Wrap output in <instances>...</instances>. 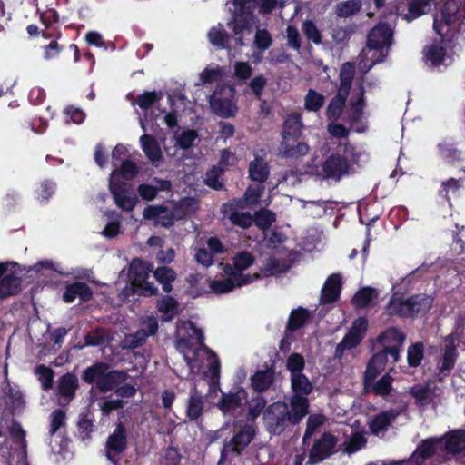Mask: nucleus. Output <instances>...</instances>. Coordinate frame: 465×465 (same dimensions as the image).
<instances>
[{
    "label": "nucleus",
    "instance_id": "f257e3e1",
    "mask_svg": "<svg viewBox=\"0 0 465 465\" xmlns=\"http://www.w3.org/2000/svg\"><path fill=\"white\" fill-rule=\"evenodd\" d=\"M176 349L183 355L192 372H199L206 365L213 377L220 371L217 356L203 344V333L192 322H180L176 328Z\"/></svg>",
    "mask_w": 465,
    "mask_h": 465
},
{
    "label": "nucleus",
    "instance_id": "f03ea898",
    "mask_svg": "<svg viewBox=\"0 0 465 465\" xmlns=\"http://www.w3.org/2000/svg\"><path fill=\"white\" fill-rule=\"evenodd\" d=\"M339 151L343 155L331 154L322 166V176L326 180L340 181L348 175L351 169L350 162L359 163L361 152L348 143H340Z\"/></svg>",
    "mask_w": 465,
    "mask_h": 465
},
{
    "label": "nucleus",
    "instance_id": "7ed1b4c3",
    "mask_svg": "<svg viewBox=\"0 0 465 465\" xmlns=\"http://www.w3.org/2000/svg\"><path fill=\"white\" fill-rule=\"evenodd\" d=\"M464 9L455 0L447 1L440 12L435 15L433 29L442 41L450 42L459 33Z\"/></svg>",
    "mask_w": 465,
    "mask_h": 465
},
{
    "label": "nucleus",
    "instance_id": "20e7f679",
    "mask_svg": "<svg viewBox=\"0 0 465 465\" xmlns=\"http://www.w3.org/2000/svg\"><path fill=\"white\" fill-rule=\"evenodd\" d=\"M212 112L223 118H231L238 113L236 89L232 84L218 85L209 97Z\"/></svg>",
    "mask_w": 465,
    "mask_h": 465
},
{
    "label": "nucleus",
    "instance_id": "39448f33",
    "mask_svg": "<svg viewBox=\"0 0 465 465\" xmlns=\"http://www.w3.org/2000/svg\"><path fill=\"white\" fill-rule=\"evenodd\" d=\"M126 374L123 371H109L105 364L100 363L87 368L84 372V380L88 383H95L101 391L114 389L124 381Z\"/></svg>",
    "mask_w": 465,
    "mask_h": 465
},
{
    "label": "nucleus",
    "instance_id": "423d86ee",
    "mask_svg": "<svg viewBox=\"0 0 465 465\" xmlns=\"http://www.w3.org/2000/svg\"><path fill=\"white\" fill-rule=\"evenodd\" d=\"M152 271V264L145 261L135 258L131 262L128 269V278L132 285L137 288L135 292L148 296L157 293V287L146 281Z\"/></svg>",
    "mask_w": 465,
    "mask_h": 465
},
{
    "label": "nucleus",
    "instance_id": "0eeeda50",
    "mask_svg": "<svg viewBox=\"0 0 465 465\" xmlns=\"http://www.w3.org/2000/svg\"><path fill=\"white\" fill-rule=\"evenodd\" d=\"M432 304V298L427 295H416L401 301L393 299L388 305L389 314H400L401 316H413L420 312L430 310Z\"/></svg>",
    "mask_w": 465,
    "mask_h": 465
},
{
    "label": "nucleus",
    "instance_id": "6e6552de",
    "mask_svg": "<svg viewBox=\"0 0 465 465\" xmlns=\"http://www.w3.org/2000/svg\"><path fill=\"white\" fill-rule=\"evenodd\" d=\"M224 272L228 275V278L222 280H214L210 283V288L215 293L221 294L230 292L234 288L241 287L242 285H247L260 277L258 273H237L232 271V267L228 265L225 267Z\"/></svg>",
    "mask_w": 465,
    "mask_h": 465
},
{
    "label": "nucleus",
    "instance_id": "1a4fd4ad",
    "mask_svg": "<svg viewBox=\"0 0 465 465\" xmlns=\"http://www.w3.org/2000/svg\"><path fill=\"white\" fill-rule=\"evenodd\" d=\"M287 414V403L277 401L270 405L263 414V420L268 430L273 434L282 433L290 423Z\"/></svg>",
    "mask_w": 465,
    "mask_h": 465
},
{
    "label": "nucleus",
    "instance_id": "9d476101",
    "mask_svg": "<svg viewBox=\"0 0 465 465\" xmlns=\"http://www.w3.org/2000/svg\"><path fill=\"white\" fill-rule=\"evenodd\" d=\"M109 190L114 197V203L123 211H132L138 203L137 197L130 192L128 185L116 181L115 171L111 173Z\"/></svg>",
    "mask_w": 465,
    "mask_h": 465
},
{
    "label": "nucleus",
    "instance_id": "9b49d317",
    "mask_svg": "<svg viewBox=\"0 0 465 465\" xmlns=\"http://www.w3.org/2000/svg\"><path fill=\"white\" fill-rule=\"evenodd\" d=\"M367 320L363 317H360L353 322L348 333L336 347V357L341 358L344 351L356 347L361 341L367 330Z\"/></svg>",
    "mask_w": 465,
    "mask_h": 465
},
{
    "label": "nucleus",
    "instance_id": "f8f14e48",
    "mask_svg": "<svg viewBox=\"0 0 465 465\" xmlns=\"http://www.w3.org/2000/svg\"><path fill=\"white\" fill-rule=\"evenodd\" d=\"M247 207L243 205V202L230 201L222 206L223 217L230 220L234 225L242 228H248L253 223V217L250 212L245 211Z\"/></svg>",
    "mask_w": 465,
    "mask_h": 465
},
{
    "label": "nucleus",
    "instance_id": "ddd939ff",
    "mask_svg": "<svg viewBox=\"0 0 465 465\" xmlns=\"http://www.w3.org/2000/svg\"><path fill=\"white\" fill-rule=\"evenodd\" d=\"M439 447H443V440L442 439H430L424 440L417 450L412 453V455L407 460H402L400 462H392V463H385L381 461L380 465L384 463L385 465H420L424 459L432 455Z\"/></svg>",
    "mask_w": 465,
    "mask_h": 465
},
{
    "label": "nucleus",
    "instance_id": "4468645a",
    "mask_svg": "<svg viewBox=\"0 0 465 465\" xmlns=\"http://www.w3.org/2000/svg\"><path fill=\"white\" fill-rule=\"evenodd\" d=\"M404 340L405 335L394 328L385 331L379 338V341L383 347L381 351H386L391 357L392 362L398 361Z\"/></svg>",
    "mask_w": 465,
    "mask_h": 465
},
{
    "label": "nucleus",
    "instance_id": "2eb2a0df",
    "mask_svg": "<svg viewBox=\"0 0 465 465\" xmlns=\"http://www.w3.org/2000/svg\"><path fill=\"white\" fill-rule=\"evenodd\" d=\"M254 432L252 426H244L238 434L224 445L222 450V460H226L231 454H239L252 441Z\"/></svg>",
    "mask_w": 465,
    "mask_h": 465
},
{
    "label": "nucleus",
    "instance_id": "dca6fc26",
    "mask_svg": "<svg viewBox=\"0 0 465 465\" xmlns=\"http://www.w3.org/2000/svg\"><path fill=\"white\" fill-rule=\"evenodd\" d=\"M388 48L372 46L367 43V46L359 55V67L366 73L377 63L382 62L388 54Z\"/></svg>",
    "mask_w": 465,
    "mask_h": 465
},
{
    "label": "nucleus",
    "instance_id": "f3484780",
    "mask_svg": "<svg viewBox=\"0 0 465 465\" xmlns=\"http://www.w3.org/2000/svg\"><path fill=\"white\" fill-rule=\"evenodd\" d=\"M457 349L455 338L453 336H447L444 340L443 354L438 362V369L440 373L447 375L455 366L457 360Z\"/></svg>",
    "mask_w": 465,
    "mask_h": 465
},
{
    "label": "nucleus",
    "instance_id": "a211bd4d",
    "mask_svg": "<svg viewBox=\"0 0 465 465\" xmlns=\"http://www.w3.org/2000/svg\"><path fill=\"white\" fill-rule=\"evenodd\" d=\"M393 30L388 24H379L368 35L367 43L372 46L390 48L392 43Z\"/></svg>",
    "mask_w": 465,
    "mask_h": 465
},
{
    "label": "nucleus",
    "instance_id": "6ab92c4d",
    "mask_svg": "<svg viewBox=\"0 0 465 465\" xmlns=\"http://www.w3.org/2000/svg\"><path fill=\"white\" fill-rule=\"evenodd\" d=\"M334 445L335 440L333 436L330 434L322 435L311 450L308 463L316 464L327 458L331 453Z\"/></svg>",
    "mask_w": 465,
    "mask_h": 465
},
{
    "label": "nucleus",
    "instance_id": "aec40b11",
    "mask_svg": "<svg viewBox=\"0 0 465 465\" xmlns=\"http://www.w3.org/2000/svg\"><path fill=\"white\" fill-rule=\"evenodd\" d=\"M248 402L247 392L244 389H237L234 392L223 394L219 408L223 413H231Z\"/></svg>",
    "mask_w": 465,
    "mask_h": 465
},
{
    "label": "nucleus",
    "instance_id": "412c9836",
    "mask_svg": "<svg viewBox=\"0 0 465 465\" xmlns=\"http://www.w3.org/2000/svg\"><path fill=\"white\" fill-rule=\"evenodd\" d=\"M143 216L146 220H152L155 224L170 226L173 223V213L163 205H149L143 212Z\"/></svg>",
    "mask_w": 465,
    "mask_h": 465
},
{
    "label": "nucleus",
    "instance_id": "4be33fe9",
    "mask_svg": "<svg viewBox=\"0 0 465 465\" xmlns=\"http://www.w3.org/2000/svg\"><path fill=\"white\" fill-rule=\"evenodd\" d=\"M140 144L148 160L154 166L163 163V153L156 138L150 134H143L140 137Z\"/></svg>",
    "mask_w": 465,
    "mask_h": 465
},
{
    "label": "nucleus",
    "instance_id": "5701e85b",
    "mask_svg": "<svg viewBox=\"0 0 465 465\" xmlns=\"http://www.w3.org/2000/svg\"><path fill=\"white\" fill-rule=\"evenodd\" d=\"M341 280V275L339 273H333L327 278L321 292V302L322 303H331L339 298Z\"/></svg>",
    "mask_w": 465,
    "mask_h": 465
},
{
    "label": "nucleus",
    "instance_id": "b1692460",
    "mask_svg": "<svg viewBox=\"0 0 465 465\" xmlns=\"http://www.w3.org/2000/svg\"><path fill=\"white\" fill-rule=\"evenodd\" d=\"M126 447V437L122 424H118L114 433L109 436L106 442V456L114 461V456L121 453Z\"/></svg>",
    "mask_w": 465,
    "mask_h": 465
},
{
    "label": "nucleus",
    "instance_id": "393cba45",
    "mask_svg": "<svg viewBox=\"0 0 465 465\" xmlns=\"http://www.w3.org/2000/svg\"><path fill=\"white\" fill-rule=\"evenodd\" d=\"M308 400L304 396L292 395L288 404V418L291 424L299 423L308 413Z\"/></svg>",
    "mask_w": 465,
    "mask_h": 465
},
{
    "label": "nucleus",
    "instance_id": "a878e982",
    "mask_svg": "<svg viewBox=\"0 0 465 465\" xmlns=\"http://www.w3.org/2000/svg\"><path fill=\"white\" fill-rule=\"evenodd\" d=\"M388 355L386 351H380L371 359L365 371V383L367 386H370V383L375 380L378 374L385 370Z\"/></svg>",
    "mask_w": 465,
    "mask_h": 465
},
{
    "label": "nucleus",
    "instance_id": "bb28decb",
    "mask_svg": "<svg viewBox=\"0 0 465 465\" xmlns=\"http://www.w3.org/2000/svg\"><path fill=\"white\" fill-rule=\"evenodd\" d=\"M153 184L143 183L137 188L139 195L145 201H153L159 191H166L171 188V183L168 180L154 178Z\"/></svg>",
    "mask_w": 465,
    "mask_h": 465
},
{
    "label": "nucleus",
    "instance_id": "cd10ccee",
    "mask_svg": "<svg viewBox=\"0 0 465 465\" xmlns=\"http://www.w3.org/2000/svg\"><path fill=\"white\" fill-rule=\"evenodd\" d=\"M82 301H88L92 297V291L86 283L74 282L66 287L64 292V301L67 303L73 302L76 298Z\"/></svg>",
    "mask_w": 465,
    "mask_h": 465
},
{
    "label": "nucleus",
    "instance_id": "c85d7f7f",
    "mask_svg": "<svg viewBox=\"0 0 465 465\" xmlns=\"http://www.w3.org/2000/svg\"><path fill=\"white\" fill-rule=\"evenodd\" d=\"M424 59L427 64L436 67L444 64L448 57L444 47L434 43L425 46Z\"/></svg>",
    "mask_w": 465,
    "mask_h": 465
},
{
    "label": "nucleus",
    "instance_id": "c756f323",
    "mask_svg": "<svg viewBox=\"0 0 465 465\" xmlns=\"http://www.w3.org/2000/svg\"><path fill=\"white\" fill-rule=\"evenodd\" d=\"M433 3L434 0H411L408 5L407 13L402 15V18L409 22L415 20L429 13Z\"/></svg>",
    "mask_w": 465,
    "mask_h": 465
},
{
    "label": "nucleus",
    "instance_id": "7c9ffc66",
    "mask_svg": "<svg viewBox=\"0 0 465 465\" xmlns=\"http://www.w3.org/2000/svg\"><path fill=\"white\" fill-rule=\"evenodd\" d=\"M398 415L399 411L395 410L385 411L379 413L370 423L371 430L376 435L383 432Z\"/></svg>",
    "mask_w": 465,
    "mask_h": 465
},
{
    "label": "nucleus",
    "instance_id": "2f4dec72",
    "mask_svg": "<svg viewBox=\"0 0 465 465\" xmlns=\"http://www.w3.org/2000/svg\"><path fill=\"white\" fill-rule=\"evenodd\" d=\"M442 440L443 446L449 452H463L465 454V430H454Z\"/></svg>",
    "mask_w": 465,
    "mask_h": 465
},
{
    "label": "nucleus",
    "instance_id": "473e14b6",
    "mask_svg": "<svg viewBox=\"0 0 465 465\" xmlns=\"http://www.w3.org/2000/svg\"><path fill=\"white\" fill-rule=\"evenodd\" d=\"M249 174L251 179L256 182L262 183L267 179L269 169L262 157L255 155L254 160L250 163Z\"/></svg>",
    "mask_w": 465,
    "mask_h": 465
},
{
    "label": "nucleus",
    "instance_id": "72a5a7b5",
    "mask_svg": "<svg viewBox=\"0 0 465 465\" xmlns=\"http://www.w3.org/2000/svg\"><path fill=\"white\" fill-rule=\"evenodd\" d=\"M153 276L155 280L162 284L163 290L169 293L173 290V282L176 279L175 272L166 266L158 267L155 271H153Z\"/></svg>",
    "mask_w": 465,
    "mask_h": 465
},
{
    "label": "nucleus",
    "instance_id": "f704fd0d",
    "mask_svg": "<svg viewBox=\"0 0 465 465\" xmlns=\"http://www.w3.org/2000/svg\"><path fill=\"white\" fill-rule=\"evenodd\" d=\"M203 408V401L202 395L194 389L191 391L190 397L187 401L186 413L190 420L198 419Z\"/></svg>",
    "mask_w": 465,
    "mask_h": 465
},
{
    "label": "nucleus",
    "instance_id": "c9c22d12",
    "mask_svg": "<svg viewBox=\"0 0 465 465\" xmlns=\"http://www.w3.org/2000/svg\"><path fill=\"white\" fill-rule=\"evenodd\" d=\"M293 395L306 396L312 391V384L302 372H296L291 377Z\"/></svg>",
    "mask_w": 465,
    "mask_h": 465
},
{
    "label": "nucleus",
    "instance_id": "e433bc0d",
    "mask_svg": "<svg viewBox=\"0 0 465 465\" xmlns=\"http://www.w3.org/2000/svg\"><path fill=\"white\" fill-rule=\"evenodd\" d=\"M354 77V66L352 64L345 63L340 72V86L338 94L341 95H349V90Z\"/></svg>",
    "mask_w": 465,
    "mask_h": 465
},
{
    "label": "nucleus",
    "instance_id": "4c0bfd02",
    "mask_svg": "<svg viewBox=\"0 0 465 465\" xmlns=\"http://www.w3.org/2000/svg\"><path fill=\"white\" fill-rule=\"evenodd\" d=\"M302 117L298 114H292L288 115L284 122V128L282 135L286 134L291 137H299L302 130Z\"/></svg>",
    "mask_w": 465,
    "mask_h": 465
},
{
    "label": "nucleus",
    "instance_id": "58836bf2",
    "mask_svg": "<svg viewBox=\"0 0 465 465\" xmlns=\"http://www.w3.org/2000/svg\"><path fill=\"white\" fill-rule=\"evenodd\" d=\"M20 279L13 274L5 275L0 281V298L14 295L18 292Z\"/></svg>",
    "mask_w": 465,
    "mask_h": 465
},
{
    "label": "nucleus",
    "instance_id": "ea45409f",
    "mask_svg": "<svg viewBox=\"0 0 465 465\" xmlns=\"http://www.w3.org/2000/svg\"><path fill=\"white\" fill-rule=\"evenodd\" d=\"M273 380L272 371H260L252 377V386L256 391H263L269 388Z\"/></svg>",
    "mask_w": 465,
    "mask_h": 465
},
{
    "label": "nucleus",
    "instance_id": "a19ab883",
    "mask_svg": "<svg viewBox=\"0 0 465 465\" xmlns=\"http://www.w3.org/2000/svg\"><path fill=\"white\" fill-rule=\"evenodd\" d=\"M198 134L193 130H183L176 132L173 135V141L176 147L186 150L189 149L196 140Z\"/></svg>",
    "mask_w": 465,
    "mask_h": 465
},
{
    "label": "nucleus",
    "instance_id": "79ce46f5",
    "mask_svg": "<svg viewBox=\"0 0 465 465\" xmlns=\"http://www.w3.org/2000/svg\"><path fill=\"white\" fill-rule=\"evenodd\" d=\"M411 396L421 405L429 404L433 398V392L428 384H418L410 389Z\"/></svg>",
    "mask_w": 465,
    "mask_h": 465
},
{
    "label": "nucleus",
    "instance_id": "37998d69",
    "mask_svg": "<svg viewBox=\"0 0 465 465\" xmlns=\"http://www.w3.org/2000/svg\"><path fill=\"white\" fill-rule=\"evenodd\" d=\"M377 295L376 290L366 287L354 295L352 302L356 307L363 308L372 303L377 299Z\"/></svg>",
    "mask_w": 465,
    "mask_h": 465
},
{
    "label": "nucleus",
    "instance_id": "c03bdc74",
    "mask_svg": "<svg viewBox=\"0 0 465 465\" xmlns=\"http://www.w3.org/2000/svg\"><path fill=\"white\" fill-rule=\"evenodd\" d=\"M77 378L73 374H65L59 381V391L67 398H72L77 387Z\"/></svg>",
    "mask_w": 465,
    "mask_h": 465
},
{
    "label": "nucleus",
    "instance_id": "a18cd8bd",
    "mask_svg": "<svg viewBox=\"0 0 465 465\" xmlns=\"http://www.w3.org/2000/svg\"><path fill=\"white\" fill-rule=\"evenodd\" d=\"M328 202L326 201H302V207L308 215L318 218L326 213Z\"/></svg>",
    "mask_w": 465,
    "mask_h": 465
},
{
    "label": "nucleus",
    "instance_id": "49530a36",
    "mask_svg": "<svg viewBox=\"0 0 465 465\" xmlns=\"http://www.w3.org/2000/svg\"><path fill=\"white\" fill-rule=\"evenodd\" d=\"M324 104V96L313 89H310L304 98V107L311 112L319 111Z\"/></svg>",
    "mask_w": 465,
    "mask_h": 465
},
{
    "label": "nucleus",
    "instance_id": "de8ad7c7",
    "mask_svg": "<svg viewBox=\"0 0 465 465\" xmlns=\"http://www.w3.org/2000/svg\"><path fill=\"white\" fill-rule=\"evenodd\" d=\"M209 41L218 48H226L229 36L221 25L213 27L208 34Z\"/></svg>",
    "mask_w": 465,
    "mask_h": 465
},
{
    "label": "nucleus",
    "instance_id": "09e8293b",
    "mask_svg": "<svg viewBox=\"0 0 465 465\" xmlns=\"http://www.w3.org/2000/svg\"><path fill=\"white\" fill-rule=\"evenodd\" d=\"M361 6L360 0H347L336 5L335 12L340 17H348L359 11Z\"/></svg>",
    "mask_w": 465,
    "mask_h": 465
},
{
    "label": "nucleus",
    "instance_id": "8fccbe9b",
    "mask_svg": "<svg viewBox=\"0 0 465 465\" xmlns=\"http://www.w3.org/2000/svg\"><path fill=\"white\" fill-rule=\"evenodd\" d=\"M347 95H341L337 94L336 97L333 98L328 105L327 116L330 120H337L340 118Z\"/></svg>",
    "mask_w": 465,
    "mask_h": 465
},
{
    "label": "nucleus",
    "instance_id": "3c124183",
    "mask_svg": "<svg viewBox=\"0 0 465 465\" xmlns=\"http://www.w3.org/2000/svg\"><path fill=\"white\" fill-rule=\"evenodd\" d=\"M223 75V71L220 66H207L203 72L200 73V84H213L219 81Z\"/></svg>",
    "mask_w": 465,
    "mask_h": 465
},
{
    "label": "nucleus",
    "instance_id": "603ef678",
    "mask_svg": "<svg viewBox=\"0 0 465 465\" xmlns=\"http://www.w3.org/2000/svg\"><path fill=\"white\" fill-rule=\"evenodd\" d=\"M263 192V187L261 185L250 186L246 190L242 199H233L232 201L243 202L245 207H252L258 203V201Z\"/></svg>",
    "mask_w": 465,
    "mask_h": 465
},
{
    "label": "nucleus",
    "instance_id": "864d4df0",
    "mask_svg": "<svg viewBox=\"0 0 465 465\" xmlns=\"http://www.w3.org/2000/svg\"><path fill=\"white\" fill-rule=\"evenodd\" d=\"M424 356V348L422 343H415L408 348L407 361L410 367H417L420 364Z\"/></svg>",
    "mask_w": 465,
    "mask_h": 465
},
{
    "label": "nucleus",
    "instance_id": "5fc2aeb1",
    "mask_svg": "<svg viewBox=\"0 0 465 465\" xmlns=\"http://www.w3.org/2000/svg\"><path fill=\"white\" fill-rule=\"evenodd\" d=\"M254 262L253 256L248 252H241L233 258V272L242 273V272L248 269Z\"/></svg>",
    "mask_w": 465,
    "mask_h": 465
},
{
    "label": "nucleus",
    "instance_id": "6e6d98bb",
    "mask_svg": "<svg viewBox=\"0 0 465 465\" xmlns=\"http://www.w3.org/2000/svg\"><path fill=\"white\" fill-rule=\"evenodd\" d=\"M163 94L162 92H144L138 95L135 99L136 104L142 109H147L156 102L163 98Z\"/></svg>",
    "mask_w": 465,
    "mask_h": 465
},
{
    "label": "nucleus",
    "instance_id": "4d7b16f0",
    "mask_svg": "<svg viewBox=\"0 0 465 465\" xmlns=\"http://www.w3.org/2000/svg\"><path fill=\"white\" fill-rule=\"evenodd\" d=\"M351 120L357 121L360 119L362 110L364 108V103H363V89L361 86V84H360L359 89L355 94L351 98Z\"/></svg>",
    "mask_w": 465,
    "mask_h": 465
},
{
    "label": "nucleus",
    "instance_id": "13d9d810",
    "mask_svg": "<svg viewBox=\"0 0 465 465\" xmlns=\"http://www.w3.org/2000/svg\"><path fill=\"white\" fill-rule=\"evenodd\" d=\"M309 317V313L304 309H297L293 310L290 315L288 329L291 331H295L301 328L307 321Z\"/></svg>",
    "mask_w": 465,
    "mask_h": 465
},
{
    "label": "nucleus",
    "instance_id": "bf43d9fd",
    "mask_svg": "<svg viewBox=\"0 0 465 465\" xmlns=\"http://www.w3.org/2000/svg\"><path fill=\"white\" fill-rule=\"evenodd\" d=\"M158 310L166 315L165 320H171L175 314L177 302L170 296H166L160 300L157 304Z\"/></svg>",
    "mask_w": 465,
    "mask_h": 465
},
{
    "label": "nucleus",
    "instance_id": "052dcab7",
    "mask_svg": "<svg viewBox=\"0 0 465 465\" xmlns=\"http://www.w3.org/2000/svg\"><path fill=\"white\" fill-rule=\"evenodd\" d=\"M35 375H37L44 390H49L53 385L54 371L44 365H40L35 369Z\"/></svg>",
    "mask_w": 465,
    "mask_h": 465
},
{
    "label": "nucleus",
    "instance_id": "680f3d73",
    "mask_svg": "<svg viewBox=\"0 0 465 465\" xmlns=\"http://www.w3.org/2000/svg\"><path fill=\"white\" fill-rule=\"evenodd\" d=\"M392 381L393 379L390 376L389 373L385 374L372 385L373 392L379 396L388 395L392 390Z\"/></svg>",
    "mask_w": 465,
    "mask_h": 465
},
{
    "label": "nucleus",
    "instance_id": "e2e57ef3",
    "mask_svg": "<svg viewBox=\"0 0 465 465\" xmlns=\"http://www.w3.org/2000/svg\"><path fill=\"white\" fill-rule=\"evenodd\" d=\"M252 67L248 62L238 61L233 64V76L240 81L250 79Z\"/></svg>",
    "mask_w": 465,
    "mask_h": 465
},
{
    "label": "nucleus",
    "instance_id": "0e129e2a",
    "mask_svg": "<svg viewBox=\"0 0 465 465\" xmlns=\"http://www.w3.org/2000/svg\"><path fill=\"white\" fill-rule=\"evenodd\" d=\"M275 218L272 212L269 210H262L256 213L253 222H255L258 227L262 229H266L271 226Z\"/></svg>",
    "mask_w": 465,
    "mask_h": 465
},
{
    "label": "nucleus",
    "instance_id": "69168bd1",
    "mask_svg": "<svg viewBox=\"0 0 465 465\" xmlns=\"http://www.w3.org/2000/svg\"><path fill=\"white\" fill-rule=\"evenodd\" d=\"M254 44L260 50H266L272 45V37L269 32L265 29H258L255 37Z\"/></svg>",
    "mask_w": 465,
    "mask_h": 465
},
{
    "label": "nucleus",
    "instance_id": "338daca9",
    "mask_svg": "<svg viewBox=\"0 0 465 465\" xmlns=\"http://www.w3.org/2000/svg\"><path fill=\"white\" fill-rule=\"evenodd\" d=\"M267 84V78L262 74L253 77L249 83V88L257 99H261L262 90Z\"/></svg>",
    "mask_w": 465,
    "mask_h": 465
},
{
    "label": "nucleus",
    "instance_id": "774afa93",
    "mask_svg": "<svg viewBox=\"0 0 465 465\" xmlns=\"http://www.w3.org/2000/svg\"><path fill=\"white\" fill-rule=\"evenodd\" d=\"M148 336L145 329H141L134 334L127 335L124 339V343L129 347L136 348L141 346Z\"/></svg>",
    "mask_w": 465,
    "mask_h": 465
}]
</instances>
